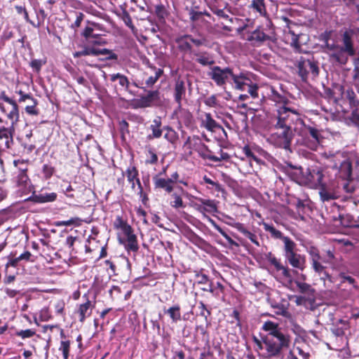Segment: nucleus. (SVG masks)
<instances>
[{"label": "nucleus", "mask_w": 359, "mask_h": 359, "mask_svg": "<svg viewBox=\"0 0 359 359\" xmlns=\"http://www.w3.org/2000/svg\"><path fill=\"white\" fill-rule=\"evenodd\" d=\"M60 191L61 193L64 194L67 198L70 199L75 198V191L76 189L68 182L63 181L60 184Z\"/></svg>", "instance_id": "473e14b6"}, {"label": "nucleus", "mask_w": 359, "mask_h": 359, "mask_svg": "<svg viewBox=\"0 0 359 359\" xmlns=\"http://www.w3.org/2000/svg\"><path fill=\"white\" fill-rule=\"evenodd\" d=\"M311 265L313 269L320 276V279L323 280L325 286L327 283L334 282V278L326 272L325 267L320 264V260L311 262Z\"/></svg>", "instance_id": "a211bd4d"}, {"label": "nucleus", "mask_w": 359, "mask_h": 359, "mask_svg": "<svg viewBox=\"0 0 359 359\" xmlns=\"http://www.w3.org/2000/svg\"><path fill=\"white\" fill-rule=\"evenodd\" d=\"M83 36L89 41V42L95 44H100V41H93L95 36L93 34V29L91 27H86L83 32Z\"/></svg>", "instance_id": "5fc2aeb1"}, {"label": "nucleus", "mask_w": 359, "mask_h": 359, "mask_svg": "<svg viewBox=\"0 0 359 359\" xmlns=\"http://www.w3.org/2000/svg\"><path fill=\"white\" fill-rule=\"evenodd\" d=\"M249 83H251V80L241 72L238 74H234L231 84L234 89L245 91Z\"/></svg>", "instance_id": "f3484780"}, {"label": "nucleus", "mask_w": 359, "mask_h": 359, "mask_svg": "<svg viewBox=\"0 0 359 359\" xmlns=\"http://www.w3.org/2000/svg\"><path fill=\"white\" fill-rule=\"evenodd\" d=\"M334 282H337L339 288L346 292L345 298L353 300L359 296V274L350 271H341L334 278Z\"/></svg>", "instance_id": "20e7f679"}, {"label": "nucleus", "mask_w": 359, "mask_h": 359, "mask_svg": "<svg viewBox=\"0 0 359 359\" xmlns=\"http://www.w3.org/2000/svg\"><path fill=\"white\" fill-rule=\"evenodd\" d=\"M15 167L17 168V171L13 174V179L17 186L21 188L27 189L29 187L31 183L30 180L27 174V168L19 166L24 165L25 161L20 160H15L13 161Z\"/></svg>", "instance_id": "9d476101"}, {"label": "nucleus", "mask_w": 359, "mask_h": 359, "mask_svg": "<svg viewBox=\"0 0 359 359\" xmlns=\"http://www.w3.org/2000/svg\"><path fill=\"white\" fill-rule=\"evenodd\" d=\"M265 259L274 266L276 273L279 271H283L284 274L287 273L285 266H283L280 259H277L271 252L264 254Z\"/></svg>", "instance_id": "c756f323"}, {"label": "nucleus", "mask_w": 359, "mask_h": 359, "mask_svg": "<svg viewBox=\"0 0 359 359\" xmlns=\"http://www.w3.org/2000/svg\"><path fill=\"white\" fill-rule=\"evenodd\" d=\"M303 124L302 116L297 110L287 107H280L273 124L275 131L269 137L270 142L276 147L291 151L294 130L297 131L298 125Z\"/></svg>", "instance_id": "f257e3e1"}, {"label": "nucleus", "mask_w": 359, "mask_h": 359, "mask_svg": "<svg viewBox=\"0 0 359 359\" xmlns=\"http://www.w3.org/2000/svg\"><path fill=\"white\" fill-rule=\"evenodd\" d=\"M201 126L211 132H214L216 129L222 128V126L212 118L210 113H205V118L202 120Z\"/></svg>", "instance_id": "c85d7f7f"}, {"label": "nucleus", "mask_w": 359, "mask_h": 359, "mask_svg": "<svg viewBox=\"0 0 359 359\" xmlns=\"http://www.w3.org/2000/svg\"><path fill=\"white\" fill-rule=\"evenodd\" d=\"M134 104L135 107L139 108H146L149 107V103L147 102L142 95L140 96V98L134 100Z\"/></svg>", "instance_id": "e2e57ef3"}, {"label": "nucleus", "mask_w": 359, "mask_h": 359, "mask_svg": "<svg viewBox=\"0 0 359 359\" xmlns=\"http://www.w3.org/2000/svg\"><path fill=\"white\" fill-rule=\"evenodd\" d=\"M229 224L236 228L240 233H241L245 238H248L252 243H254L257 246L260 245L257 236L254 233L251 232L250 231H249L243 224L235 222L233 224Z\"/></svg>", "instance_id": "5701e85b"}, {"label": "nucleus", "mask_w": 359, "mask_h": 359, "mask_svg": "<svg viewBox=\"0 0 359 359\" xmlns=\"http://www.w3.org/2000/svg\"><path fill=\"white\" fill-rule=\"evenodd\" d=\"M69 350H70V341L69 340L61 341L60 346L59 347V351H62V355H63V359H69Z\"/></svg>", "instance_id": "a18cd8bd"}, {"label": "nucleus", "mask_w": 359, "mask_h": 359, "mask_svg": "<svg viewBox=\"0 0 359 359\" xmlns=\"http://www.w3.org/2000/svg\"><path fill=\"white\" fill-rule=\"evenodd\" d=\"M192 58L201 66L208 67L215 64L213 55L208 51L196 49L192 54Z\"/></svg>", "instance_id": "9b49d317"}, {"label": "nucleus", "mask_w": 359, "mask_h": 359, "mask_svg": "<svg viewBox=\"0 0 359 359\" xmlns=\"http://www.w3.org/2000/svg\"><path fill=\"white\" fill-rule=\"evenodd\" d=\"M54 168L48 164H44L43 165V173L46 179L50 178L54 173Z\"/></svg>", "instance_id": "052dcab7"}, {"label": "nucleus", "mask_w": 359, "mask_h": 359, "mask_svg": "<svg viewBox=\"0 0 359 359\" xmlns=\"http://www.w3.org/2000/svg\"><path fill=\"white\" fill-rule=\"evenodd\" d=\"M246 90L252 97L256 98L258 97V86L257 84L252 83V81L248 83Z\"/></svg>", "instance_id": "13d9d810"}, {"label": "nucleus", "mask_w": 359, "mask_h": 359, "mask_svg": "<svg viewBox=\"0 0 359 359\" xmlns=\"http://www.w3.org/2000/svg\"><path fill=\"white\" fill-rule=\"evenodd\" d=\"M262 330L267 332L259 341L255 338L258 348L262 351V355L266 358L279 357L283 351L290 347V339L287 334L282 332L278 323L271 320L266 321Z\"/></svg>", "instance_id": "f03ea898"}, {"label": "nucleus", "mask_w": 359, "mask_h": 359, "mask_svg": "<svg viewBox=\"0 0 359 359\" xmlns=\"http://www.w3.org/2000/svg\"><path fill=\"white\" fill-rule=\"evenodd\" d=\"M79 221V218L73 217L68 220L57 221L55 225L56 226H69L73 224H78Z\"/></svg>", "instance_id": "09e8293b"}, {"label": "nucleus", "mask_w": 359, "mask_h": 359, "mask_svg": "<svg viewBox=\"0 0 359 359\" xmlns=\"http://www.w3.org/2000/svg\"><path fill=\"white\" fill-rule=\"evenodd\" d=\"M186 87L185 83L182 80L176 81L175 86L174 97L175 101L177 104V109L180 110L182 107V100L185 97Z\"/></svg>", "instance_id": "412c9836"}, {"label": "nucleus", "mask_w": 359, "mask_h": 359, "mask_svg": "<svg viewBox=\"0 0 359 359\" xmlns=\"http://www.w3.org/2000/svg\"><path fill=\"white\" fill-rule=\"evenodd\" d=\"M161 127H154L150 126V128L152 131V133L147 135V139L149 140H153L154 138H159L162 135L163 130L160 128Z\"/></svg>", "instance_id": "603ef678"}, {"label": "nucleus", "mask_w": 359, "mask_h": 359, "mask_svg": "<svg viewBox=\"0 0 359 359\" xmlns=\"http://www.w3.org/2000/svg\"><path fill=\"white\" fill-rule=\"evenodd\" d=\"M198 309L200 310V316L204 317L205 322L208 323V318L211 314L210 311L207 309L205 304L203 302H199Z\"/></svg>", "instance_id": "3c124183"}, {"label": "nucleus", "mask_w": 359, "mask_h": 359, "mask_svg": "<svg viewBox=\"0 0 359 359\" xmlns=\"http://www.w3.org/2000/svg\"><path fill=\"white\" fill-rule=\"evenodd\" d=\"M285 269H287V273L284 274L283 271H279V272H277L276 278L277 280L285 281L284 285L287 288H288L291 291L296 292L297 280H294L292 278L290 269L287 266H285Z\"/></svg>", "instance_id": "dca6fc26"}, {"label": "nucleus", "mask_w": 359, "mask_h": 359, "mask_svg": "<svg viewBox=\"0 0 359 359\" xmlns=\"http://www.w3.org/2000/svg\"><path fill=\"white\" fill-rule=\"evenodd\" d=\"M31 101L32 104L25 107V111L29 115H38L39 111L36 109L38 101L34 98H32Z\"/></svg>", "instance_id": "8fccbe9b"}, {"label": "nucleus", "mask_w": 359, "mask_h": 359, "mask_svg": "<svg viewBox=\"0 0 359 359\" xmlns=\"http://www.w3.org/2000/svg\"><path fill=\"white\" fill-rule=\"evenodd\" d=\"M167 130V133L164 135V138L170 143H175L177 139L176 132L170 127L164 128Z\"/></svg>", "instance_id": "de8ad7c7"}, {"label": "nucleus", "mask_w": 359, "mask_h": 359, "mask_svg": "<svg viewBox=\"0 0 359 359\" xmlns=\"http://www.w3.org/2000/svg\"><path fill=\"white\" fill-rule=\"evenodd\" d=\"M283 255L285 262L294 269L303 271L306 268L305 255L297 253V244L291 238H285Z\"/></svg>", "instance_id": "39448f33"}, {"label": "nucleus", "mask_w": 359, "mask_h": 359, "mask_svg": "<svg viewBox=\"0 0 359 359\" xmlns=\"http://www.w3.org/2000/svg\"><path fill=\"white\" fill-rule=\"evenodd\" d=\"M197 201L200 203L196 204V210L200 212L212 214L217 212V203L215 200L198 198Z\"/></svg>", "instance_id": "4468645a"}, {"label": "nucleus", "mask_w": 359, "mask_h": 359, "mask_svg": "<svg viewBox=\"0 0 359 359\" xmlns=\"http://www.w3.org/2000/svg\"><path fill=\"white\" fill-rule=\"evenodd\" d=\"M297 291L306 296L309 300H313L315 298L316 290L312 286L299 280H296Z\"/></svg>", "instance_id": "aec40b11"}, {"label": "nucleus", "mask_w": 359, "mask_h": 359, "mask_svg": "<svg viewBox=\"0 0 359 359\" xmlns=\"http://www.w3.org/2000/svg\"><path fill=\"white\" fill-rule=\"evenodd\" d=\"M195 277L196 280L194 284L201 285L200 287L201 290L211 293L214 292L213 283L208 276L203 273L202 272H197L195 274Z\"/></svg>", "instance_id": "ddd939ff"}, {"label": "nucleus", "mask_w": 359, "mask_h": 359, "mask_svg": "<svg viewBox=\"0 0 359 359\" xmlns=\"http://www.w3.org/2000/svg\"><path fill=\"white\" fill-rule=\"evenodd\" d=\"M93 307L94 305L88 299L85 303L80 304L78 309L80 322L83 323L86 318L91 315Z\"/></svg>", "instance_id": "393cba45"}, {"label": "nucleus", "mask_w": 359, "mask_h": 359, "mask_svg": "<svg viewBox=\"0 0 359 359\" xmlns=\"http://www.w3.org/2000/svg\"><path fill=\"white\" fill-rule=\"evenodd\" d=\"M126 236V240L124 242H121L124 244L125 248L127 251H131L133 252H136L139 250V246L137 243V236L133 233V229L129 231L128 233H123Z\"/></svg>", "instance_id": "4be33fe9"}, {"label": "nucleus", "mask_w": 359, "mask_h": 359, "mask_svg": "<svg viewBox=\"0 0 359 359\" xmlns=\"http://www.w3.org/2000/svg\"><path fill=\"white\" fill-rule=\"evenodd\" d=\"M270 304L271 306L275 309L276 314L283 316L287 315L289 306L287 301L283 299L281 302H278L275 300H271Z\"/></svg>", "instance_id": "bb28decb"}, {"label": "nucleus", "mask_w": 359, "mask_h": 359, "mask_svg": "<svg viewBox=\"0 0 359 359\" xmlns=\"http://www.w3.org/2000/svg\"><path fill=\"white\" fill-rule=\"evenodd\" d=\"M45 62L41 60L34 59L31 61L30 66L36 72H39Z\"/></svg>", "instance_id": "bf43d9fd"}, {"label": "nucleus", "mask_w": 359, "mask_h": 359, "mask_svg": "<svg viewBox=\"0 0 359 359\" xmlns=\"http://www.w3.org/2000/svg\"><path fill=\"white\" fill-rule=\"evenodd\" d=\"M147 94L142 95L144 100L149 103V106L151 107L154 102L158 101L159 100V91L158 90H147Z\"/></svg>", "instance_id": "ea45409f"}, {"label": "nucleus", "mask_w": 359, "mask_h": 359, "mask_svg": "<svg viewBox=\"0 0 359 359\" xmlns=\"http://www.w3.org/2000/svg\"><path fill=\"white\" fill-rule=\"evenodd\" d=\"M126 175L128 182L131 184V189H135V185L138 186V182H141L138 177V170L135 166H130L126 170Z\"/></svg>", "instance_id": "cd10ccee"}, {"label": "nucleus", "mask_w": 359, "mask_h": 359, "mask_svg": "<svg viewBox=\"0 0 359 359\" xmlns=\"http://www.w3.org/2000/svg\"><path fill=\"white\" fill-rule=\"evenodd\" d=\"M154 69H155V75L149 76L145 81L146 88L154 86L163 73V70L162 69H156V67H154Z\"/></svg>", "instance_id": "79ce46f5"}, {"label": "nucleus", "mask_w": 359, "mask_h": 359, "mask_svg": "<svg viewBox=\"0 0 359 359\" xmlns=\"http://www.w3.org/2000/svg\"><path fill=\"white\" fill-rule=\"evenodd\" d=\"M323 174L319 169L308 168L305 172L304 182L312 186L323 185Z\"/></svg>", "instance_id": "f8f14e48"}, {"label": "nucleus", "mask_w": 359, "mask_h": 359, "mask_svg": "<svg viewBox=\"0 0 359 359\" xmlns=\"http://www.w3.org/2000/svg\"><path fill=\"white\" fill-rule=\"evenodd\" d=\"M110 80L112 82L118 81V84L122 88H123L126 90H129L128 88L130 86V82H129L128 78L125 75L121 74L120 73L113 74L110 75Z\"/></svg>", "instance_id": "f704fd0d"}, {"label": "nucleus", "mask_w": 359, "mask_h": 359, "mask_svg": "<svg viewBox=\"0 0 359 359\" xmlns=\"http://www.w3.org/2000/svg\"><path fill=\"white\" fill-rule=\"evenodd\" d=\"M355 163V171L359 172V156H355L353 159L344 158L339 163H336L333 169L336 170L335 175L342 181L339 187L346 194L345 199L351 198L357 189V181L353 177V163ZM359 178V173L357 175Z\"/></svg>", "instance_id": "7ed1b4c3"}, {"label": "nucleus", "mask_w": 359, "mask_h": 359, "mask_svg": "<svg viewBox=\"0 0 359 359\" xmlns=\"http://www.w3.org/2000/svg\"><path fill=\"white\" fill-rule=\"evenodd\" d=\"M164 313L170 316L172 323H177L181 320V311L179 304H175L168 309H164Z\"/></svg>", "instance_id": "2f4dec72"}, {"label": "nucleus", "mask_w": 359, "mask_h": 359, "mask_svg": "<svg viewBox=\"0 0 359 359\" xmlns=\"http://www.w3.org/2000/svg\"><path fill=\"white\" fill-rule=\"evenodd\" d=\"M203 158H207L208 160H210L213 162L218 163L221 161L222 160H228L229 158V155L227 153L222 152L221 150V154L220 156H216L212 154H201V155Z\"/></svg>", "instance_id": "37998d69"}, {"label": "nucleus", "mask_w": 359, "mask_h": 359, "mask_svg": "<svg viewBox=\"0 0 359 359\" xmlns=\"http://www.w3.org/2000/svg\"><path fill=\"white\" fill-rule=\"evenodd\" d=\"M251 8L257 11L262 16L266 14L264 0H252Z\"/></svg>", "instance_id": "58836bf2"}, {"label": "nucleus", "mask_w": 359, "mask_h": 359, "mask_svg": "<svg viewBox=\"0 0 359 359\" xmlns=\"http://www.w3.org/2000/svg\"><path fill=\"white\" fill-rule=\"evenodd\" d=\"M154 185L156 189H163L166 193L170 194L174 189L173 184L167 178L159 177L156 175L153 177Z\"/></svg>", "instance_id": "b1692460"}, {"label": "nucleus", "mask_w": 359, "mask_h": 359, "mask_svg": "<svg viewBox=\"0 0 359 359\" xmlns=\"http://www.w3.org/2000/svg\"><path fill=\"white\" fill-rule=\"evenodd\" d=\"M269 39L270 36L259 28H257L250 32L247 37L248 41H250L255 46H259Z\"/></svg>", "instance_id": "6ab92c4d"}, {"label": "nucleus", "mask_w": 359, "mask_h": 359, "mask_svg": "<svg viewBox=\"0 0 359 359\" xmlns=\"http://www.w3.org/2000/svg\"><path fill=\"white\" fill-rule=\"evenodd\" d=\"M209 8L210 11L219 19L228 21L231 24H233L235 22H238L239 20L237 18L230 16V14H233L232 11L233 8L228 2L224 1L222 4H219L216 1L210 2Z\"/></svg>", "instance_id": "1a4fd4ad"}, {"label": "nucleus", "mask_w": 359, "mask_h": 359, "mask_svg": "<svg viewBox=\"0 0 359 359\" xmlns=\"http://www.w3.org/2000/svg\"><path fill=\"white\" fill-rule=\"evenodd\" d=\"M319 191L320 198L323 202H330L337 198V196L332 191L327 190L323 184Z\"/></svg>", "instance_id": "4c0bfd02"}, {"label": "nucleus", "mask_w": 359, "mask_h": 359, "mask_svg": "<svg viewBox=\"0 0 359 359\" xmlns=\"http://www.w3.org/2000/svg\"><path fill=\"white\" fill-rule=\"evenodd\" d=\"M208 75L217 86L224 88L227 83H231L234 73L233 69L229 67L222 68L219 66H214L210 68Z\"/></svg>", "instance_id": "0eeeda50"}, {"label": "nucleus", "mask_w": 359, "mask_h": 359, "mask_svg": "<svg viewBox=\"0 0 359 359\" xmlns=\"http://www.w3.org/2000/svg\"><path fill=\"white\" fill-rule=\"evenodd\" d=\"M189 34H185L177 39L178 48L180 51L184 53H189L192 55L193 52L196 50V48H193L191 43H190L189 39H188Z\"/></svg>", "instance_id": "a878e982"}, {"label": "nucleus", "mask_w": 359, "mask_h": 359, "mask_svg": "<svg viewBox=\"0 0 359 359\" xmlns=\"http://www.w3.org/2000/svg\"><path fill=\"white\" fill-rule=\"evenodd\" d=\"M205 104L210 107H214L217 105V100L215 95H212L208 98L205 99L204 101Z\"/></svg>", "instance_id": "338daca9"}, {"label": "nucleus", "mask_w": 359, "mask_h": 359, "mask_svg": "<svg viewBox=\"0 0 359 359\" xmlns=\"http://www.w3.org/2000/svg\"><path fill=\"white\" fill-rule=\"evenodd\" d=\"M57 195L55 192H40L37 194H33L26 201H30L35 203H46L56 201Z\"/></svg>", "instance_id": "2eb2a0df"}, {"label": "nucleus", "mask_w": 359, "mask_h": 359, "mask_svg": "<svg viewBox=\"0 0 359 359\" xmlns=\"http://www.w3.org/2000/svg\"><path fill=\"white\" fill-rule=\"evenodd\" d=\"M203 180L204 183L211 185L212 187L214 188L216 191H220L222 190L221 184H219L217 182L213 181L210 177H208L207 175L203 176Z\"/></svg>", "instance_id": "6e6d98bb"}, {"label": "nucleus", "mask_w": 359, "mask_h": 359, "mask_svg": "<svg viewBox=\"0 0 359 359\" xmlns=\"http://www.w3.org/2000/svg\"><path fill=\"white\" fill-rule=\"evenodd\" d=\"M121 18H122L123 21L124 22L125 25L133 32H135L136 31V27L134 26L133 21H132V18L127 11H126V10L123 11Z\"/></svg>", "instance_id": "c03bdc74"}, {"label": "nucleus", "mask_w": 359, "mask_h": 359, "mask_svg": "<svg viewBox=\"0 0 359 359\" xmlns=\"http://www.w3.org/2000/svg\"><path fill=\"white\" fill-rule=\"evenodd\" d=\"M297 67L298 74L304 81H306L309 77L314 79L318 76L319 68L313 58L306 59L301 57L297 60Z\"/></svg>", "instance_id": "423d86ee"}, {"label": "nucleus", "mask_w": 359, "mask_h": 359, "mask_svg": "<svg viewBox=\"0 0 359 359\" xmlns=\"http://www.w3.org/2000/svg\"><path fill=\"white\" fill-rule=\"evenodd\" d=\"M137 194L140 196V198H141V201L143 204H146L148 201L149 198L147 195L144 192L143 187L142 186L141 182H138V193Z\"/></svg>", "instance_id": "0e129e2a"}, {"label": "nucleus", "mask_w": 359, "mask_h": 359, "mask_svg": "<svg viewBox=\"0 0 359 359\" xmlns=\"http://www.w3.org/2000/svg\"><path fill=\"white\" fill-rule=\"evenodd\" d=\"M264 229L271 234V236L275 239H280L285 244V238H290L287 236H284L281 231L276 229L272 224L268 223H263Z\"/></svg>", "instance_id": "7c9ffc66"}, {"label": "nucleus", "mask_w": 359, "mask_h": 359, "mask_svg": "<svg viewBox=\"0 0 359 359\" xmlns=\"http://www.w3.org/2000/svg\"><path fill=\"white\" fill-rule=\"evenodd\" d=\"M187 37L188 39H189L191 45L194 46L196 48H199L201 46H208V41L207 38L202 34H199L198 36L189 34V36Z\"/></svg>", "instance_id": "72a5a7b5"}, {"label": "nucleus", "mask_w": 359, "mask_h": 359, "mask_svg": "<svg viewBox=\"0 0 359 359\" xmlns=\"http://www.w3.org/2000/svg\"><path fill=\"white\" fill-rule=\"evenodd\" d=\"M154 13L161 22H164L165 18L168 15V11L162 4H158L155 6Z\"/></svg>", "instance_id": "a19ab883"}, {"label": "nucleus", "mask_w": 359, "mask_h": 359, "mask_svg": "<svg viewBox=\"0 0 359 359\" xmlns=\"http://www.w3.org/2000/svg\"><path fill=\"white\" fill-rule=\"evenodd\" d=\"M128 127V123L126 120H121L119 121V130L122 135L129 133Z\"/></svg>", "instance_id": "774afa93"}, {"label": "nucleus", "mask_w": 359, "mask_h": 359, "mask_svg": "<svg viewBox=\"0 0 359 359\" xmlns=\"http://www.w3.org/2000/svg\"><path fill=\"white\" fill-rule=\"evenodd\" d=\"M306 252L310 255L311 262L320 259L319 250L316 247L313 245H310L306 248Z\"/></svg>", "instance_id": "49530a36"}, {"label": "nucleus", "mask_w": 359, "mask_h": 359, "mask_svg": "<svg viewBox=\"0 0 359 359\" xmlns=\"http://www.w3.org/2000/svg\"><path fill=\"white\" fill-rule=\"evenodd\" d=\"M114 226L116 229H120L123 232V233H128L129 231L131 230L132 227L129 225L127 222L124 221L121 217H116L115 221L114 222Z\"/></svg>", "instance_id": "c9c22d12"}, {"label": "nucleus", "mask_w": 359, "mask_h": 359, "mask_svg": "<svg viewBox=\"0 0 359 359\" xmlns=\"http://www.w3.org/2000/svg\"><path fill=\"white\" fill-rule=\"evenodd\" d=\"M172 197L174 198V200L170 202V205L172 207L175 208L184 207L183 201L179 195H177V194H173Z\"/></svg>", "instance_id": "4d7b16f0"}, {"label": "nucleus", "mask_w": 359, "mask_h": 359, "mask_svg": "<svg viewBox=\"0 0 359 359\" xmlns=\"http://www.w3.org/2000/svg\"><path fill=\"white\" fill-rule=\"evenodd\" d=\"M8 138L12 139V132L8 128L1 127L0 128V140Z\"/></svg>", "instance_id": "680f3d73"}, {"label": "nucleus", "mask_w": 359, "mask_h": 359, "mask_svg": "<svg viewBox=\"0 0 359 359\" xmlns=\"http://www.w3.org/2000/svg\"><path fill=\"white\" fill-rule=\"evenodd\" d=\"M10 104L11 105L12 109L7 114V117L11 121L12 126H13L14 124L17 123L19 121V109L18 106L15 101H13Z\"/></svg>", "instance_id": "e433bc0d"}, {"label": "nucleus", "mask_w": 359, "mask_h": 359, "mask_svg": "<svg viewBox=\"0 0 359 359\" xmlns=\"http://www.w3.org/2000/svg\"><path fill=\"white\" fill-rule=\"evenodd\" d=\"M300 127L301 135L303 137V144L312 150H316L320 139V131L312 126H307L304 122L303 125H298Z\"/></svg>", "instance_id": "6e6552de"}, {"label": "nucleus", "mask_w": 359, "mask_h": 359, "mask_svg": "<svg viewBox=\"0 0 359 359\" xmlns=\"http://www.w3.org/2000/svg\"><path fill=\"white\" fill-rule=\"evenodd\" d=\"M190 20L193 22H196L200 20V18L203 15V13L202 11H196L194 10H191L189 12Z\"/></svg>", "instance_id": "69168bd1"}, {"label": "nucleus", "mask_w": 359, "mask_h": 359, "mask_svg": "<svg viewBox=\"0 0 359 359\" xmlns=\"http://www.w3.org/2000/svg\"><path fill=\"white\" fill-rule=\"evenodd\" d=\"M36 334L34 330L27 329L25 330L17 331L15 334L18 337H20L22 339L30 338L33 337Z\"/></svg>", "instance_id": "864d4df0"}]
</instances>
